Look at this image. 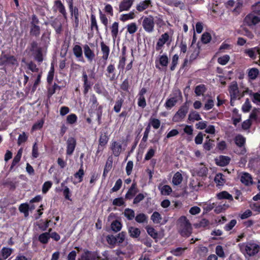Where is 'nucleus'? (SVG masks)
Instances as JSON below:
<instances>
[{"label": "nucleus", "mask_w": 260, "mask_h": 260, "mask_svg": "<svg viewBox=\"0 0 260 260\" xmlns=\"http://www.w3.org/2000/svg\"><path fill=\"white\" fill-rule=\"evenodd\" d=\"M76 145L77 141L76 139L74 137H69L67 141V155L69 156L72 155Z\"/></svg>", "instance_id": "9"}, {"label": "nucleus", "mask_w": 260, "mask_h": 260, "mask_svg": "<svg viewBox=\"0 0 260 260\" xmlns=\"http://www.w3.org/2000/svg\"><path fill=\"white\" fill-rule=\"evenodd\" d=\"M89 102L91 104V108L93 109H94L96 107L99 105L97 98L94 94L90 96Z\"/></svg>", "instance_id": "58"}, {"label": "nucleus", "mask_w": 260, "mask_h": 260, "mask_svg": "<svg viewBox=\"0 0 260 260\" xmlns=\"http://www.w3.org/2000/svg\"><path fill=\"white\" fill-rule=\"evenodd\" d=\"M189 110V103L186 102L182 105L173 118V121L178 122L185 118Z\"/></svg>", "instance_id": "5"}, {"label": "nucleus", "mask_w": 260, "mask_h": 260, "mask_svg": "<svg viewBox=\"0 0 260 260\" xmlns=\"http://www.w3.org/2000/svg\"><path fill=\"white\" fill-rule=\"evenodd\" d=\"M109 140V138L108 137H105L102 135L100 136L99 140V146H101L102 147H104L107 144L108 141Z\"/></svg>", "instance_id": "59"}, {"label": "nucleus", "mask_w": 260, "mask_h": 260, "mask_svg": "<svg viewBox=\"0 0 260 260\" xmlns=\"http://www.w3.org/2000/svg\"><path fill=\"white\" fill-rule=\"evenodd\" d=\"M90 28L93 30L94 28L95 29L96 33L99 34V28L97 23L96 17L94 14H91L90 16Z\"/></svg>", "instance_id": "41"}, {"label": "nucleus", "mask_w": 260, "mask_h": 260, "mask_svg": "<svg viewBox=\"0 0 260 260\" xmlns=\"http://www.w3.org/2000/svg\"><path fill=\"white\" fill-rule=\"evenodd\" d=\"M235 144L240 148H242L241 150V154H244L246 152V150L244 147L245 144V138L241 135H237L234 138Z\"/></svg>", "instance_id": "13"}, {"label": "nucleus", "mask_w": 260, "mask_h": 260, "mask_svg": "<svg viewBox=\"0 0 260 260\" xmlns=\"http://www.w3.org/2000/svg\"><path fill=\"white\" fill-rule=\"evenodd\" d=\"M159 62L161 66L167 67L169 63V58L167 54H165L160 56Z\"/></svg>", "instance_id": "53"}, {"label": "nucleus", "mask_w": 260, "mask_h": 260, "mask_svg": "<svg viewBox=\"0 0 260 260\" xmlns=\"http://www.w3.org/2000/svg\"><path fill=\"white\" fill-rule=\"evenodd\" d=\"M138 190L137 187V185L136 183H133L130 188L128 189L125 196V198L127 200H131L135 196V195L138 192Z\"/></svg>", "instance_id": "19"}, {"label": "nucleus", "mask_w": 260, "mask_h": 260, "mask_svg": "<svg viewBox=\"0 0 260 260\" xmlns=\"http://www.w3.org/2000/svg\"><path fill=\"white\" fill-rule=\"evenodd\" d=\"M124 103V99L120 96H118L117 98L116 101H115V105L113 108V110L116 113H119L122 107V105Z\"/></svg>", "instance_id": "28"}, {"label": "nucleus", "mask_w": 260, "mask_h": 260, "mask_svg": "<svg viewBox=\"0 0 260 260\" xmlns=\"http://www.w3.org/2000/svg\"><path fill=\"white\" fill-rule=\"evenodd\" d=\"M260 114V109L259 108H254L249 116V119L256 120L258 116Z\"/></svg>", "instance_id": "62"}, {"label": "nucleus", "mask_w": 260, "mask_h": 260, "mask_svg": "<svg viewBox=\"0 0 260 260\" xmlns=\"http://www.w3.org/2000/svg\"><path fill=\"white\" fill-rule=\"evenodd\" d=\"M69 9L71 19L73 23V26L75 29H77L79 26L80 18H81L80 12L79 8L74 6Z\"/></svg>", "instance_id": "4"}, {"label": "nucleus", "mask_w": 260, "mask_h": 260, "mask_svg": "<svg viewBox=\"0 0 260 260\" xmlns=\"http://www.w3.org/2000/svg\"><path fill=\"white\" fill-rule=\"evenodd\" d=\"M216 197L219 200L227 199L230 201L233 200L232 196L226 191H222L217 193Z\"/></svg>", "instance_id": "36"}, {"label": "nucleus", "mask_w": 260, "mask_h": 260, "mask_svg": "<svg viewBox=\"0 0 260 260\" xmlns=\"http://www.w3.org/2000/svg\"><path fill=\"white\" fill-rule=\"evenodd\" d=\"M178 101V100L176 96L170 98L167 100L165 106L167 109H171L175 106Z\"/></svg>", "instance_id": "25"}, {"label": "nucleus", "mask_w": 260, "mask_h": 260, "mask_svg": "<svg viewBox=\"0 0 260 260\" xmlns=\"http://www.w3.org/2000/svg\"><path fill=\"white\" fill-rule=\"evenodd\" d=\"M146 230L149 235H150L152 238L156 239L157 238L158 233L153 228L150 226H147L146 227Z\"/></svg>", "instance_id": "50"}, {"label": "nucleus", "mask_w": 260, "mask_h": 260, "mask_svg": "<svg viewBox=\"0 0 260 260\" xmlns=\"http://www.w3.org/2000/svg\"><path fill=\"white\" fill-rule=\"evenodd\" d=\"M13 252V250L11 248L3 247L0 251V256L4 260L10 256Z\"/></svg>", "instance_id": "27"}, {"label": "nucleus", "mask_w": 260, "mask_h": 260, "mask_svg": "<svg viewBox=\"0 0 260 260\" xmlns=\"http://www.w3.org/2000/svg\"><path fill=\"white\" fill-rule=\"evenodd\" d=\"M3 185L8 187L10 190H14L16 188V182L10 180L9 179H7L3 183Z\"/></svg>", "instance_id": "54"}, {"label": "nucleus", "mask_w": 260, "mask_h": 260, "mask_svg": "<svg viewBox=\"0 0 260 260\" xmlns=\"http://www.w3.org/2000/svg\"><path fill=\"white\" fill-rule=\"evenodd\" d=\"M54 6L57 8L59 12L62 15L63 17L65 19H67V13L66 12L65 7L62 3L61 1L60 0L55 1Z\"/></svg>", "instance_id": "21"}, {"label": "nucleus", "mask_w": 260, "mask_h": 260, "mask_svg": "<svg viewBox=\"0 0 260 260\" xmlns=\"http://www.w3.org/2000/svg\"><path fill=\"white\" fill-rule=\"evenodd\" d=\"M169 40V35L168 32L162 34L159 38L156 45V50H159L164 46V45Z\"/></svg>", "instance_id": "15"}, {"label": "nucleus", "mask_w": 260, "mask_h": 260, "mask_svg": "<svg viewBox=\"0 0 260 260\" xmlns=\"http://www.w3.org/2000/svg\"><path fill=\"white\" fill-rule=\"evenodd\" d=\"M73 52L76 58H83V51L82 47L79 45H75L73 47Z\"/></svg>", "instance_id": "35"}, {"label": "nucleus", "mask_w": 260, "mask_h": 260, "mask_svg": "<svg viewBox=\"0 0 260 260\" xmlns=\"http://www.w3.org/2000/svg\"><path fill=\"white\" fill-rule=\"evenodd\" d=\"M135 17V14L134 11H133L128 14L121 15L120 17V20L122 21H125L129 19H133Z\"/></svg>", "instance_id": "51"}, {"label": "nucleus", "mask_w": 260, "mask_h": 260, "mask_svg": "<svg viewBox=\"0 0 260 260\" xmlns=\"http://www.w3.org/2000/svg\"><path fill=\"white\" fill-rule=\"evenodd\" d=\"M244 21L248 26H252L260 22V18L253 14H249L245 17Z\"/></svg>", "instance_id": "10"}, {"label": "nucleus", "mask_w": 260, "mask_h": 260, "mask_svg": "<svg viewBox=\"0 0 260 260\" xmlns=\"http://www.w3.org/2000/svg\"><path fill=\"white\" fill-rule=\"evenodd\" d=\"M4 59H6L7 65L15 66L18 64L17 58L14 55L4 54Z\"/></svg>", "instance_id": "23"}, {"label": "nucleus", "mask_w": 260, "mask_h": 260, "mask_svg": "<svg viewBox=\"0 0 260 260\" xmlns=\"http://www.w3.org/2000/svg\"><path fill=\"white\" fill-rule=\"evenodd\" d=\"M67 183L66 181H64L61 183V186L62 187H64V189L63 190V194L64 197V198L68 200L72 201V199H71V193L70 189L67 186H65L66 183Z\"/></svg>", "instance_id": "33"}, {"label": "nucleus", "mask_w": 260, "mask_h": 260, "mask_svg": "<svg viewBox=\"0 0 260 260\" xmlns=\"http://www.w3.org/2000/svg\"><path fill=\"white\" fill-rule=\"evenodd\" d=\"M52 185V183L50 181H47L44 183L42 186V192L43 193H46Z\"/></svg>", "instance_id": "63"}, {"label": "nucleus", "mask_w": 260, "mask_h": 260, "mask_svg": "<svg viewBox=\"0 0 260 260\" xmlns=\"http://www.w3.org/2000/svg\"><path fill=\"white\" fill-rule=\"evenodd\" d=\"M183 180L182 174L179 172H176L173 176L172 178V183L174 185H178L180 184Z\"/></svg>", "instance_id": "34"}, {"label": "nucleus", "mask_w": 260, "mask_h": 260, "mask_svg": "<svg viewBox=\"0 0 260 260\" xmlns=\"http://www.w3.org/2000/svg\"><path fill=\"white\" fill-rule=\"evenodd\" d=\"M179 56L178 54H176L174 55L172 58L171 64L170 66L171 71L175 70L178 62Z\"/></svg>", "instance_id": "56"}, {"label": "nucleus", "mask_w": 260, "mask_h": 260, "mask_svg": "<svg viewBox=\"0 0 260 260\" xmlns=\"http://www.w3.org/2000/svg\"><path fill=\"white\" fill-rule=\"evenodd\" d=\"M211 40V36L209 32H204L202 37L201 40L204 44H207L209 43Z\"/></svg>", "instance_id": "64"}, {"label": "nucleus", "mask_w": 260, "mask_h": 260, "mask_svg": "<svg viewBox=\"0 0 260 260\" xmlns=\"http://www.w3.org/2000/svg\"><path fill=\"white\" fill-rule=\"evenodd\" d=\"M83 49L84 55L87 61L90 63L92 62L94 60L95 56L94 51L87 44L83 46Z\"/></svg>", "instance_id": "12"}, {"label": "nucleus", "mask_w": 260, "mask_h": 260, "mask_svg": "<svg viewBox=\"0 0 260 260\" xmlns=\"http://www.w3.org/2000/svg\"><path fill=\"white\" fill-rule=\"evenodd\" d=\"M99 259V255L97 252L85 250L81 254L78 260H96Z\"/></svg>", "instance_id": "8"}, {"label": "nucleus", "mask_w": 260, "mask_h": 260, "mask_svg": "<svg viewBox=\"0 0 260 260\" xmlns=\"http://www.w3.org/2000/svg\"><path fill=\"white\" fill-rule=\"evenodd\" d=\"M42 76V72H41L37 76V78L35 80V81L32 86L31 92H34L36 90L37 87L41 83V79Z\"/></svg>", "instance_id": "46"}, {"label": "nucleus", "mask_w": 260, "mask_h": 260, "mask_svg": "<svg viewBox=\"0 0 260 260\" xmlns=\"http://www.w3.org/2000/svg\"><path fill=\"white\" fill-rule=\"evenodd\" d=\"M231 160V158L228 156L220 155L215 158V161L217 166L224 167L228 165Z\"/></svg>", "instance_id": "16"}, {"label": "nucleus", "mask_w": 260, "mask_h": 260, "mask_svg": "<svg viewBox=\"0 0 260 260\" xmlns=\"http://www.w3.org/2000/svg\"><path fill=\"white\" fill-rule=\"evenodd\" d=\"M110 149L115 156H118L121 151L122 145L117 141H113L111 143Z\"/></svg>", "instance_id": "17"}, {"label": "nucleus", "mask_w": 260, "mask_h": 260, "mask_svg": "<svg viewBox=\"0 0 260 260\" xmlns=\"http://www.w3.org/2000/svg\"><path fill=\"white\" fill-rule=\"evenodd\" d=\"M95 74L92 73L89 76L87 75L86 72L85 71H83L82 73V81L83 82V94L84 95L87 94L89 91L91 89V87L93 85V83L89 80L90 78H94Z\"/></svg>", "instance_id": "3"}, {"label": "nucleus", "mask_w": 260, "mask_h": 260, "mask_svg": "<svg viewBox=\"0 0 260 260\" xmlns=\"http://www.w3.org/2000/svg\"><path fill=\"white\" fill-rule=\"evenodd\" d=\"M229 92L230 93L231 103L233 101L236 100L237 98L240 99L243 95V94L240 95L238 84L235 81L231 83L229 87ZM231 105H232V103Z\"/></svg>", "instance_id": "7"}, {"label": "nucleus", "mask_w": 260, "mask_h": 260, "mask_svg": "<svg viewBox=\"0 0 260 260\" xmlns=\"http://www.w3.org/2000/svg\"><path fill=\"white\" fill-rule=\"evenodd\" d=\"M240 250L245 252L249 256L255 255L260 250V246L253 242L240 243L238 245Z\"/></svg>", "instance_id": "1"}, {"label": "nucleus", "mask_w": 260, "mask_h": 260, "mask_svg": "<svg viewBox=\"0 0 260 260\" xmlns=\"http://www.w3.org/2000/svg\"><path fill=\"white\" fill-rule=\"evenodd\" d=\"M52 27L55 29L56 34H60L62 30V24L57 20H54L51 23Z\"/></svg>", "instance_id": "38"}, {"label": "nucleus", "mask_w": 260, "mask_h": 260, "mask_svg": "<svg viewBox=\"0 0 260 260\" xmlns=\"http://www.w3.org/2000/svg\"><path fill=\"white\" fill-rule=\"evenodd\" d=\"M201 119V117L200 114L195 111H193L190 112L188 115V120L191 121H194V120H200Z\"/></svg>", "instance_id": "48"}, {"label": "nucleus", "mask_w": 260, "mask_h": 260, "mask_svg": "<svg viewBox=\"0 0 260 260\" xmlns=\"http://www.w3.org/2000/svg\"><path fill=\"white\" fill-rule=\"evenodd\" d=\"M223 175L221 173L216 174L214 178V181L218 187L223 186L225 183V179L223 177Z\"/></svg>", "instance_id": "31"}, {"label": "nucleus", "mask_w": 260, "mask_h": 260, "mask_svg": "<svg viewBox=\"0 0 260 260\" xmlns=\"http://www.w3.org/2000/svg\"><path fill=\"white\" fill-rule=\"evenodd\" d=\"M28 69L32 72H38L39 71V68L37 67L36 64L32 61H30L26 63Z\"/></svg>", "instance_id": "57"}, {"label": "nucleus", "mask_w": 260, "mask_h": 260, "mask_svg": "<svg viewBox=\"0 0 260 260\" xmlns=\"http://www.w3.org/2000/svg\"><path fill=\"white\" fill-rule=\"evenodd\" d=\"M51 230V229H50L49 232H45L40 234L38 237V240L42 244H47L50 238V232Z\"/></svg>", "instance_id": "26"}, {"label": "nucleus", "mask_w": 260, "mask_h": 260, "mask_svg": "<svg viewBox=\"0 0 260 260\" xmlns=\"http://www.w3.org/2000/svg\"><path fill=\"white\" fill-rule=\"evenodd\" d=\"M129 235L132 238H138L140 236L141 231L139 229L131 226L128 229Z\"/></svg>", "instance_id": "39"}, {"label": "nucleus", "mask_w": 260, "mask_h": 260, "mask_svg": "<svg viewBox=\"0 0 260 260\" xmlns=\"http://www.w3.org/2000/svg\"><path fill=\"white\" fill-rule=\"evenodd\" d=\"M34 59L37 62L40 63L43 61V56L42 52V48L41 47H39L35 51L34 53Z\"/></svg>", "instance_id": "30"}, {"label": "nucleus", "mask_w": 260, "mask_h": 260, "mask_svg": "<svg viewBox=\"0 0 260 260\" xmlns=\"http://www.w3.org/2000/svg\"><path fill=\"white\" fill-rule=\"evenodd\" d=\"M151 219L154 223H160L162 219V217L158 212L155 211L151 215Z\"/></svg>", "instance_id": "43"}, {"label": "nucleus", "mask_w": 260, "mask_h": 260, "mask_svg": "<svg viewBox=\"0 0 260 260\" xmlns=\"http://www.w3.org/2000/svg\"><path fill=\"white\" fill-rule=\"evenodd\" d=\"M29 207L27 203H22L19 207V210L21 213H23L25 217H27L29 215Z\"/></svg>", "instance_id": "40"}, {"label": "nucleus", "mask_w": 260, "mask_h": 260, "mask_svg": "<svg viewBox=\"0 0 260 260\" xmlns=\"http://www.w3.org/2000/svg\"><path fill=\"white\" fill-rule=\"evenodd\" d=\"M133 4V0H123L119 6V11H127L132 7Z\"/></svg>", "instance_id": "20"}, {"label": "nucleus", "mask_w": 260, "mask_h": 260, "mask_svg": "<svg viewBox=\"0 0 260 260\" xmlns=\"http://www.w3.org/2000/svg\"><path fill=\"white\" fill-rule=\"evenodd\" d=\"M100 46L101 52L103 54L102 59L105 61H107L110 54V47L107 45L104 41H102L100 43Z\"/></svg>", "instance_id": "18"}, {"label": "nucleus", "mask_w": 260, "mask_h": 260, "mask_svg": "<svg viewBox=\"0 0 260 260\" xmlns=\"http://www.w3.org/2000/svg\"><path fill=\"white\" fill-rule=\"evenodd\" d=\"M178 222L180 224L179 232L181 236L188 237L192 233V227L189 220L185 216H181Z\"/></svg>", "instance_id": "2"}, {"label": "nucleus", "mask_w": 260, "mask_h": 260, "mask_svg": "<svg viewBox=\"0 0 260 260\" xmlns=\"http://www.w3.org/2000/svg\"><path fill=\"white\" fill-rule=\"evenodd\" d=\"M150 126H152L154 129H158L160 125V121L157 118H150L149 119V123Z\"/></svg>", "instance_id": "49"}, {"label": "nucleus", "mask_w": 260, "mask_h": 260, "mask_svg": "<svg viewBox=\"0 0 260 260\" xmlns=\"http://www.w3.org/2000/svg\"><path fill=\"white\" fill-rule=\"evenodd\" d=\"M248 76L251 80H254L260 74L258 69L255 68H251L248 70Z\"/></svg>", "instance_id": "24"}, {"label": "nucleus", "mask_w": 260, "mask_h": 260, "mask_svg": "<svg viewBox=\"0 0 260 260\" xmlns=\"http://www.w3.org/2000/svg\"><path fill=\"white\" fill-rule=\"evenodd\" d=\"M155 25L154 19L153 16L149 15L144 17L142 21V26L145 31L151 33L154 31Z\"/></svg>", "instance_id": "6"}, {"label": "nucleus", "mask_w": 260, "mask_h": 260, "mask_svg": "<svg viewBox=\"0 0 260 260\" xmlns=\"http://www.w3.org/2000/svg\"><path fill=\"white\" fill-rule=\"evenodd\" d=\"M115 67L114 64H110L107 68L106 76L109 79L110 81H114L116 78Z\"/></svg>", "instance_id": "14"}, {"label": "nucleus", "mask_w": 260, "mask_h": 260, "mask_svg": "<svg viewBox=\"0 0 260 260\" xmlns=\"http://www.w3.org/2000/svg\"><path fill=\"white\" fill-rule=\"evenodd\" d=\"M148 217L144 213H139L135 217L136 221L140 223L147 222Z\"/></svg>", "instance_id": "47"}, {"label": "nucleus", "mask_w": 260, "mask_h": 260, "mask_svg": "<svg viewBox=\"0 0 260 260\" xmlns=\"http://www.w3.org/2000/svg\"><path fill=\"white\" fill-rule=\"evenodd\" d=\"M111 227L113 231L117 232L121 230L122 228V224L119 221L115 220L112 222Z\"/></svg>", "instance_id": "42"}, {"label": "nucleus", "mask_w": 260, "mask_h": 260, "mask_svg": "<svg viewBox=\"0 0 260 260\" xmlns=\"http://www.w3.org/2000/svg\"><path fill=\"white\" fill-rule=\"evenodd\" d=\"M60 87L56 83H54L52 86L47 87V96L51 98L55 93L56 90H60Z\"/></svg>", "instance_id": "32"}, {"label": "nucleus", "mask_w": 260, "mask_h": 260, "mask_svg": "<svg viewBox=\"0 0 260 260\" xmlns=\"http://www.w3.org/2000/svg\"><path fill=\"white\" fill-rule=\"evenodd\" d=\"M241 182L246 186L253 184L251 175L246 172H241L239 175Z\"/></svg>", "instance_id": "11"}, {"label": "nucleus", "mask_w": 260, "mask_h": 260, "mask_svg": "<svg viewBox=\"0 0 260 260\" xmlns=\"http://www.w3.org/2000/svg\"><path fill=\"white\" fill-rule=\"evenodd\" d=\"M138 27L135 22H132L127 25V31L130 34H133L137 31Z\"/></svg>", "instance_id": "55"}, {"label": "nucleus", "mask_w": 260, "mask_h": 260, "mask_svg": "<svg viewBox=\"0 0 260 260\" xmlns=\"http://www.w3.org/2000/svg\"><path fill=\"white\" fill-rule=\"evenodd\" d=\"M124 215L129 220L133 219L135 217V212L133 209L126 208L123 212Z\"/></svg>", "instance_id": "45"}, {"label": "nucleus", "mask_w": 260, "mask_h": 260, "mask_svg": "<svg viewBox=\"0 0 260 260\" xmlns=\"http://www.w3.org/2000/svg\"><path fill=\"white\" fill-rule=\"evenodd\" d=\"M151 0H145L141 1L137 5L136 9L139 12H142L147 9L151 4Z\"/></svg>", "instance_id": "22"}, {"label": "nucleus", "mask_w": 260, "mask_h": 260, "mask_svg": "<svg viewBox=\"0 0 260 260\" xmlns=\"http://www.w3.org/2000/svg\"><path fill=\"white\" fill-rule=\"evenodd\" d=\"M84 174L85 173L83 170V162H82L80 169L76 173L74 174V176L75 178L78 179V182L80 183L83 181Z\"/></svg>", "instance_id": "29"}, {"label": "nucleus", "mask_w": 260, "mask_h": 260, "mask_svg": "<svg viewBox=\"0 0 260 260\" xmlns=\"http://www.w3.org/2000/svg\"><path fill=\"white\" fill-rule=\"evenodd\" d=\"M125 235L126 233L124 232H122L115 236L116 243H122L125 239Z\"/></svg>", "instance_id": "61"}, {"label": "nucleus", "mask_w": 260, "mask_h": 260, "mask_svg": "<svg viewBox=\"0 0 260 260\" xmlns=\"http://www.w3.org/2000/svg\"><path fill=\"white\" fill-rule=\"evenodd\" d=\"M119 23L117 22H114L111 26V35L113 39L117 37L118 33Z\"/></svg>", "instance_id": "44"}, {"label": "nucleus", "mask_w": 260, "mask_h": 260, "mask_svg": "<svg viewBox=\"0 0 260 260\" xmlns=\"http://www.w3.org/2000/svg\"><path fill=\"white\" fill-rule=\"evenodd\" d=\"M41 27L39 25H30V35L38 37L40 35Z\"/></svg>", "instance_id": "37"}, {"label": "nucleus", "mask_w": 260, "mask_h": 260, "mask_svg": "<svg viewBox=\"0 0 260 260\" xmlns=\"http://www.w3.org/2000/svg\"><path fill=\"white\" fill-rule=\"evenodd\" d=\"M77 116L75 114H71L67 117V122L70 124H73L77 122Z\"/></svg>", "instance_id": "60"}, {"label": "nucleus", "mask_w": 260, "mask_h": 260, "mask_svg": "<svg viewBox=\"0 0 260 260\" xmlns=\"http://www.w3.org/2000/svg\"><path fill=\"white\" fill-rule=\"evenodd\" d=\"M155 152V149L150 147L145 154L144 160L147 161L151 159L154 156Z\"/></svg>", "instance_id": "52"}]
</instances>
